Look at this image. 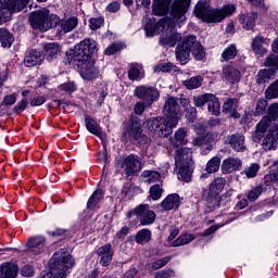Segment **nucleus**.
Instances as JSON below:
<instances>
[{
    "instance_id": "1",
    "label": "nucleus",
    "mask_w": 278,
    "mask_h": 278,
    "mask_svg": "<svg viewBox=\"0 0 278 278\" xmlns=\"http://www.w3.org/2000/svg\"><path fill=\"white\" fill-rule=\"evenodd\" d=\"M97 53V41L92 39H84L74 47V50L67 56L71 64L79 67L80 77L88 81L99 77V68L90 61L92 54Z\"/></svg>"
},
{
    "instance_id": "2",
    "label": "nucleus",
    "mask_w": 278,
    "mask_h": 278,
    "mask_svg": "<svg viewBox=\"0 0 278 278\" xmlns=\"http://www.w3.org/2000/svg\"><path fill=\"white\" fill-rule=\"evenodd\" d=\"M193 12L197 18H200L204 23H220V21H225V18L236 13V7L235 4H226L220 9H212L210 4L199 2Z\"/></svg>"
},
{
    "instance_id": "3",
    "label": "nucleus",
    "mask_w": 278,
    "mask_h": 278,
    "mask_svg": "<svg viewBox=\"0 0 278 278\" xmlns=\"http://www.w3.org/2000/svg\"><path fill=\"white\" fill-rule=\"evenodd\" d=\"M73 266H75V258L68 252L60 250L50 260L51 271L41 274V278H66V273Z\"/></svg>"
},
{
    "instance_id": "4",
    "label": "nucleus",
    "mask_w": 278,
    "mask_h": 278,
    "mask_svg": "<svg viewBox=\"0 0 278 278\" xmlns=\"http://www.w3.org/2000/svg\"><path fill=\"white\" fill-rule=\"evenodd\" d=\"M29 25L33 29H39V31H49L60 24V16L51 14L49 9H41L34 11L29 14Z\"/></svg>"
},
{
    "instance_id": "5",
    "label": "nucleus",
    "mask_w": 278,
    "mask_h": 278,
    "mask_svg": "<svg viewBox=\"0 0 278 278\" xmlns=\"http://www.w3.org/2000/svg\"><path fill=\"white\" fill-rule=\"evenodd\" d=\"M125 142H131V144H147L149 137L142 134V124L138 119H131L128 127L123 134Z\"/></svg>"
},
{
    "instance_id": "6",
    "label": "nucleus",
    "mask_w": 278,
    "mask_h": 278,
    "mask_svg": "<svg viewBox=\"0 0 278 278\" xmlns=\"http://www.w3.org/2000/svg\"><path fill=\"white\" fill-rule=\"evenodd\" d=\"M163 114L165 123H169L174 128L177 127V125H179L180 116L179 101L173 97L167 98L163 106Z\"/></svg>"
},
{
    "instance_id": "7",
    "label": "nucleus",
    "mask_w": 278,
    "mask_h": 278,
    "mask_svg": "<svg viewBox=\"0 0 278 278\" xmlns=\"http://www.w3.org/2000/svg\"><path fill=\"white\" fill-rule=\"evenodd\" d=\"M132 216H137L142 226L153 225L155 223V211H151L149 204H139L132 210H129L126 217L131 219Z\"/></svg>"
},
{
    "instance_id": "8",
    "label": "nucleus",
    "mask_w": 278,
    "mask_h": 278,
    "mask_svg": "<svg viewBox=\"0 0 278 278\" xmlns=\"http://www.w3.org/2000/svg\"><path fill=\"white\" fill-rule=\"evenodd\" d=\"M268 116H265L261 119V122L256 125V130L254 134V142L257 140H262L264 138V134H266V129L270 127L273 121H277L278 118V103H273L268 106Z\"/></svg>"
},
{
    "instance_id": "9",
    "label": "nucleus",
    "mask_w": 278,
    "mask_h": 278,
    "mask_svg": "<svg viewBox=\"0 0 278 278\" xmlns=\"http://www.w3.org/2000/svg\"><path fill=\"white\" fill-rule=\"evenodd\" d=\"M147 127L152 134L157 131L160 138H168V136L173 134V129H175L174 126H172L169 123H166L164 117L150 118L147 122Z\"/></svg>"
},
{
    "instance_id": "10",
    "label": "nucleus",
    "mask_w": 278,
    "mask_h": 278,
    "mask_svg": "<svg viewBox=\"0 0 278 278\" xmlns=\"http://www.w3.org/2000/svg\"><path fill=\"white\" fill-rule=\"evenodd\" d=\"M265 66H273V68L261 70L256 76L257 84H266L270 81V78L274 77L278 71V55L270 54L266 58Z\"/></svg>"
},
{
    "instance_id": "11",
    "label": "nucleus",
    "mask_w": 278,
    "mask_h": 278,
    "mask_svg": "<svg viewBox=\"0 0 278 278\" xmlns=\"http://www.w3.org/2000/svg\"><path fill=\"white\" fill-rule=\"evenodd\" d=\"M181 40V34L177 33L175 29V23L170 20H167V24L163 34L160 38L161 45L164 47H175Z\"/></svg>"
},
{
    "instance_id": "12",
    "label": "nucleus",
    "mask_w": 278,
    "mask_h": 278,
    "mask_svg": "<svg viewBox=\"0 0 278 278\" xmlns=\"http://www.w3.org/2000/svg\"><path fill=\"white\" fill-rule=\"evenodd\" d=\"M135 97L141 99L146 105H153L160 99V91L155 87L142 85L135 88Z\"/></svg>"
},
{
    "instance_id": "13",
    "label": "nucleus",
    "mask_w": 278,
    "mask_h": 278,
    "mask_svg": "<svg viewBox=\"0 0 278 278\" xmlns=\"http://www.w3.org/2000/svg\"><path fill=\"white\" fill-rule=\"evenodd\" d=\"M194 40H197L195 36L185 37L181 45L176 48V58L184 66L187 62L190 61V52L192 51V45H194Z\"/></svg>"
},
{
    "instance_id": "14",
    "label": "nucleus",
    "mask_w": 278,
    "mask_h": 278,
    "mask_svg": "<svg viewBox=\"0 0 278 278\" xmlns=\"http://www.w3.org/2000/svg\"><path fill=\"white\" fill-rule=\"evenodd\" d=\"M262 147L265 151H273L278 147V123L269 126L263 138Z\"/></svg>"
},
{
    "instance_id": "15",
    "label": "nucleus",
    "mask_w": 278,
    "mask_h": 278,
    "mask_svg": "<svg viewBox=\"0 0 278 278\" xmlns=\"http://www.w3.org/2000/svg\"><path fill=\"white\" fill-rule=\"evenodd\" d=\"M26 249H28V251H29V253H31V255H40V254L45 253V251L47 249V238H45L42 236L30 237L26 241Z\"/></svg>"
},
{
    "instance_id": "16",
    "label": "nucleus",
    "mask_w": 278,
    "mask_h": 278,
    "mask_svg": "<svg viewBox=\"0 0 278 278\" xmlns=\"http://www.w3.org/2000/svg\"><path fill=\"white\" fill-rule=\"evenodd\" d=\"M122 167L124 168L127 177L134 175V173H139V170H142V162H140V156L136 154L128 155L124 160Z\"/></svg>"
},
{
    "instance_id": "17",
    "label": "nucleus",
    "mask_w": 278,
    "mask_h": 278,
    "mask_svg": "<svg viewBox=\"0 0 278 278\" xmlns=\"http://www.w3.org/2000/svg\"><path fill=\"white\" fill-rule=\"evenodd\" d=\"M244 141V135L239 132L228 135L226 138V144H229V147L232 148L233 151H237V153H244V151H247Z\"/></svg>"
},
{
    "instance_id": "18",
    "label": "nucleus",
    "mask_w": 278,
    "mask_h": 278,
    "mask_svg": "<svg viewBox=\"0 0 278 278\" xmlns=\"http://www.w3.org/2000/svg\"><path fill=\"white\" fill-rule=\"evenodd\" d=\"M166 25H168V20L162 18L155 24V20H149L144 26V30L148 37H153L155 34H160V31H164L166 29Z\"/></svg>"
},
{
    "instance_id": "19",
    "label": "nucleus",
    "mask_w": 278,
    "mask_h": 278,
    "mask_svg": "<svg viewBox=\"0 0 278 278\" xmlns=\"http://www.w3.org/2000/svg\"><path fill=\"white\" fill-rule=\"evenodd\" d=\"M242 168V160L239 157L230 156L223 161L222 163V173L224 175H229L231 173H236Z\"/></svg>"
},
{
    "instance_id": "20",
    "label": "nucleus",
    "mask_w": 278,
    "mask_h": 278,
    "mask_svg": "<svg viewBox=\"0 0 278 278\" xmlns=\"http://www.w3.org/2000/svg\"><path fill=\"white\" fill-rule=\"evenodd\" d=\"M192 165V150L180 148L175 154V166Z\"/></svg>"
},
{
    "instance_id": "21",
    "label": "nucleus",
    "mask_w": 278,
    "mask_h": 278,
    "mask_svg": "<svg viewBox=\"0 0 278 278\" xmlns=\"http://www.w3.org/2000/svg\"><path fill=\"white\" fill-rule=\"evenodd\" d=\"M218 138H219L218 134H211L207 137L200 136L193 139L192 144L193 147H206L204 148L202 153L204 155H207V153L212 151V143H210V140L214 141V140H218Z\"/></svg>"
},
{
    "instance_id": "22",
    "label": "nucleus",
    "mask_w": 278,
    "mask_h": 278,
    "mask_svg": "<svg viewBox=\"0 0 278 278\" xmlns=\"http://www.w3.org/2000/svg\"><path fill=\"white\" fill-rule=\"evenodd\" d=\"M191 1L192 0H175L170 10L172 16L174 18H181V16L188 12Z\"/></svg>"
},
{
    "instance_id": "23",
    "label": "nucleus",
    "mask_w": 278,
    "mask_h": 278,
    "mask_svg": "<svg viewBox=\"0 0 278 278\" xmlns=\"http://www.w3.org/2000/svg\"><path fill=\"white\" fill-rule=\"evenodd\" d=\"M43 61L45 56L42 55V52L31 50L25 55L24 65L27 66V68H31L34 66H39V64H42Z\"/></svg>"
},
{
    "instance_id": "24",
    "label": "nucleus",
    "mask_w": 278,
    "mask_h": 278,
    "mask_svg": "<svg viewBox=\"0 0 278 278\" xmlns=\"http://www.w3.org/2000/svg\"><path fill=\"white\" fill-rule=\"evenodd\" d=\"M97 253L100 257L101 266H110V263L112 262V257H114V251H112V244L106 243L100 247Z\"/></svg>"
},
{
    "instance_id": "25",
    "label": "nucleus",
    "mask_w": 278,
    "mask_h": 278,
    "mask_svg": "<svg viewBox=\"0 0 278 278\" xmlns=\"http://www.w3.org/2000/svg\"><path fill=\"white\" fill-rule=\"evenodd\" d=\"M181 203V198H179V194L172 193L167 195L162 202L161 207L165 212H169V210H177Z\"/></svg>"
},
{
    "instance_id": "26",
    "label": "nucleus",
    "mask_w": 278,
    "mask_h": 278,
    "mask_svg": "<svg viewBox=\"0 0 278 278\" xmlns=\"http://www.w3.org/2000/svg\"><path fill=\"white\" fill-rule=\"evenodd\" d=\"M173 0H154L152 5V12L155 16H164L168 14V10H170V3Z\"/></svg>"
},
{
    "instance_id": "27",
    "label": "nucleus",
    "mask_w": 278,
    "mask_h": 278,
    "mask_svg": "<svg viewBox=\"0 0 278 278\" xmlns=\"http://www.w3.org/2000/svg\"><path fill=\"white\" fill-rule=\"evenodd\" d=\"M0 3L10 12H21L29 3V0H0Z\"/></svg>"
},
{
    "instance_id": "28",
    "label": "nucleus",
    "mask_w": 278,
    "mask_h": 278,
    "mask_svg": "<svg viewBox=\"0 0 278 278\" xmlns=\"http://www.w3.org/2000/svg\"><path fill=\"white\" fill-rule=\"evenodd\" d=\"M63 34H71L79 25V18L71 16L64 20H60L59 24Z\"/></svg>"
},
{
    "instance_id": "29",
    "label": "nucleus",
    "mask_w": 278,
    "mask_h": 278,
    "mask_svg": "<svg viewBox=\"0 0 278 278\" xmlns=\"http://www.w3.org/2000/svg\"><path fill=\"white\" fill-rule=\"evenodd\" d=\"M18 266L14 263H4L0 266V278H16Z\"/></svg>"
},
{
    "instance_id": "30",
    "label": "nucleus",
    "mask_w": 278,
    "mask_h": 278,
    "mask_svg": "<svg viewBox=\"0 0 278 278\" xmlns=\"http://www.w3.org/2000/svg\"><path fill=\"white\" fill-rule=\"evenodd\" d=\"M256 20H257V13H255V12L241 14L239 17V21H240L243 29H247L248 31L253 29V27H255Z\"/></svg>"
},
{
    "instance_id": "31",
    "label": "nucleus",
    "mask_w": 278,
    "mask_h": 278,
    "mask_svg": "<svg viewBox=\"0 0 278 278\" xmlns=\"http://www.w3.org/2000/svg\"><path fill=\"white\" fill-rule=\"evenodd\" d=\"M238 110V99L230 98L223 105V112L230 114L233 118H240V114L236 112Z\"/></svg>"
},
{
    "instance_id": "32",
    "label": "nucleus",
    "mask_w": 278,
    "mask_h": 278,
    "mask_svg": "<svg viewBox=\"0 0 278 278\" xmlns=\"http://www.w3.org/2000/svg\"><path fill=\"white\" fill-rule=\"evenodd\" d=\"M85 124H86L87 131L89 134H93V136H98V138H103L104 136L103 131L101 130V127H99V124L97 123V121L87 116L85 118Z\"/></svg>"
},
{
    "instance_id": "33",
    "label": "nucleus",
    "mask_w": 278,
    "mask_h": 278,
    "mask_svg": "<svg viewBox=\"0 0 278 278\" xmlns=\"http://www.w3.org/2000/svg\"><path fill=\"white\" fill-rule=\"evenodd\" d=\"M223 77L226 81H230V84H236V81H240V71L231 66L224 67Z\"/></svg>"
},
{
    "instance_id": "34",
    "label": "nucleus",
    "mask_w": 278,
    "mask_h": 278,
    "mask_svg": "<svg viewBox=\"0 0 278 278\" xmlns=\"http://www.w3.org/2000/svg\"><path fill=\"white\" fill-rule=\"evenodd\" d=\"M141 179L144 184H157L162 179V175L156 170H143L141 174Z\"/></svg>"
},
{
    "instance_id": "35",
    "label": "nucleus",
    "mask_w": 278,
    "mask_h": 278,
    "mask_svg": "<svg viewBox=\"0 0 278 278\" xmlns=\"http://www.w3.org/2000/svg\"><path fill=\"white\" fill-rule=\"evenodd\" d=\"M179 168L178 179L190 182L192 179V165H176Z\"/></svg>"
},
{
    "instance_id": "36",
    "label": "nucleus",
    "mask_w": 278,
    "mask_h": 278,
    "mask_svg": "<svg viewBox=\"0 0 278 278\" xmlns=\"http://www.w3.org/2000/svg\"><path fill=\"white\" fill-rule=\"evenodd\" d=\"M128 77L130 81L142 79V77H144V70L142 68V65L140 64L132 65L128 71Z\"/></svg>"
},
{
    "instance_id": "37",
    "label": "nucleus",
    "mask_w": 278,
    "mask_h": 278,
    "mask_svg": "<svg viewBox=\"0 0 278 278\" xmlns=\"http://www.w3.org/2000/svg\"><path fill=\"white\" fill-rule=\"evenodd\" d=\"M225 184H227V181L224 178H216L210 185L208 193L219 195L222 190L225 189Z\"/></svg>"
},
{
    "instance_id": "38",
    "label": "nucleus",
    "mask_w": 278,
    "mask_h": 278,
    "mask_svg": "<svg viewBox=\"0 0 278 278\" xmlns=\"http://www.w3.org/2000/svg\"><path fill=\"white\" fill-rule=\"evenodd\" d=\"M207 110L213 116H220V102L216 96L212 94L208 100Z\"/></svg>"
},
{
    "instance_id": "39",
    "label": "nucleus",
    "mask_w": 278,
    "mask_h": 278,
    "mask_svg": "<svg viewBox=\"0 0 278 278\" xmlns=\"http://www.w3.org/2000/svg\"><path fill=\"white\" fill-rule=\"evenodd\" d=\"M262 45H264V38L261 36H257L252 40V49L256 55H266V49H264Z\"/></svg>"
},
{
    "instance_id": "40",
    "label": "nucleus",
    "mask_w": 278,
    "mask_h": 278,
    "mask_svg": "<svg viewBox=\"0 0 278 278\" xmlns=\"http://www.w3.org/2000/svg\"><path fill=\"white\" fill-rule=\"evenodd\" d=\"M219 205L220 198H218V195L215 193L208 192V197L206 198L207 212H214V210H216V207H219Z\"/></svg>"
},
{
    "instance_id": "41",
    "label": "nucleus",
    "mask_w": 278,
    "mask_h": 278,
    "mask_svg": "<svg viewBox=\"0 0 278 278\" xmlns=\"http://www.w3.org/2000/svg\"><path fill=\"white\" fill-rule=\"evenodd\" d=\"M0 42L2 47H12V42H14V36L8 29H0Z\"/></svg>"
},
{
    "instance_id": "42",
    "label": "nucleus",
    "mask_w": 278,
    "mask_h": 278,
    "mask_svg": "<svg viewBox=\"0 0 278 278\" xmlns=\"http://www.w3.org/2000/svg\"><path fill=\"white\" fill-rule=\"evenodd\" d=\"M45 51L46 60H48V62H51V60H53V58H55V55L60 53V46L58 43H48L45 47Z\"/></svg>"
},
{
    "instance_id": "43",
    "label": "nucleus",
    "mask_w": 278,
    "mask_h": 278,
    "mask_svg": "<svg viewBox=\"0 0 278 278\" xmlns=\"http://www.w3.org/2000/svg\"><path fill=\"white\" fill-rule=\"evenodd\" d=\"M197 238L193 233L180 235L173 243L172 247H184L185 244H190L192 240Z\"/></svg>"
},
{
    "instance_id": "44",
    "label": "nucleus",
    "mask_w": 278,
    "mask_h": 278,
    "mask_svg": "<svg viewBox=\"0 0 278 278\" xmlns=\"http://www.w3.org/2000/svg\"><path fill=\"white\" fill-rule=\"evenodd\" d=\"M137 244H147L151 240V230L144 228L137 232L135 238Z\"/></svg>"
},
{
    "instance_id": "45",
    "label": "nucleus",
    "mask_w": 278,
    "mask_h": 278,
    "mask_svg": "<svg viewBox=\"0 0 278 278\" xmlns=\"http://www.w3.org/2000/svg\"><path fill=\"white\" fill-rule=\"evenodd\" d=\"M191 53L198 61H201L203 58H205V50L203 49V46L197 42V40L191 43Z\"/></svg>"
},
{
    "instance_id": "46",
    "label": "nucleus",
    "mask_w": 278,
    "mask_h": 278,
    "mask_svg": "<svg viewBox=\"0 0 278 278\" xmlns=\"http://www.w3.org/2000/svg\"><path fill=\"white\" fill-rule=\"evenodd\" d=\"M237 55L238 50L236 49V46L230 45L222 53V62H229V60H233Z\"/></svg>"
},
{
    "instance_id": "47",
    "label": "nucleus",
    "mask_w": 278,
    "mask_h": 278,
    "mask_svg": "<svg viewBox=\"0 0 278 278\" xmlns=\"http://www.w3.org/2000/svg\"><path fill=\"white\" fill-rule=\"evenodd\" d=\"M101 199H103V190H97L88 200L87 202V207L89 210H92L94 207H97V203H99V201H101Z\"/></svg>"
},
{
    "instance_id": "48",
    "label": "nucleus",
    "mask_w": 278,
    "mask_h": 278,
    "mask_svg": "<svg viewBox=\"0 0 278 278\" xmlns=\"http://www.w3.org/2000/svg\"><path fill=\"white\" fill-rule=\"evenodd\" d=\"M219 168H220V157L218 156H214L206 164V172L210 174L218 173Z\"/></svg>"
},
{
    "instance_id": "49",
    "label": "nucleus",
    "mask_w": 278,
    "mask_h": 278,
    "mask_svg": "<svg viewBox=\"0 0 278 278\" xmlns=\"http://www.w3.org/2000/svg\"><path fill=\"white\" fill-rule=\"evenodd\" d=\"M168 262H170V256H164L161 260H156L153 263H150L148 268L149 270H160V268H164Z\"/></svg>"
},
{
    "instance_id": "50",
    "label": "nucleus",
    "mask_w": 278,
    "mask_h": 278,
    "mask_svg": "<svg viewBox=\"0 0 278 278\" xmlns=\"http://www.w3.org/2000/svg\"><path fill=\"white\" fill-rule=\"evenodd\" d=\"M176 71L177 66L173 63H160L154 67V73H175Z\"/></svg>"
},
{
    "instance_id": "51",
    "label": "nucleus",
    "mask_w": 278,
    "mask_h": 278,
    "mask_svg": "<svg viewBox=\"0 0 278 278\" xmlns=\"http://www.w3.org/2000/svg\"><path fill=\"white\" fill-rule=\"evenodd\" d=\"M201 84H203V78H201V76L191 77L190 79L185 80V86L188 90L201 88Z\"/></svg>"
},
{
    "instance_id": "52",
    "label": "nucleus",
    "mask_w": 278,
    "mask_h": 278,
    "mask_svg": "<svg viewBox=\"0 0 278 278\" xmlns=\"http://www.w3.org/2000/svg\"><path fill=\"white\" fill-rule=\"evenodd\" d=\"M266 99H278V79L275 80L265 91Z\"/></svg>"
},
{
    "instance_id": "53",
    "label": "nucleus",
    "mask_w": 278,
    "mask_h": 278,
    "mask_svg": "<svg viewBox=\"0 0 278 278\" xmlns=\"http://www.w3.org/2000/svg\"><path fill=\"white\" fill-rule=\"evenodd\" d=\"M212 98V93H205L201 96H197L193 98V103L197 108H203V105L210 103V99Z\"/></svg>"
},
{
    "instance_id": "54",
    "label": "nucleus",
    "mask_w": 278,
    "mask_h": 278,
    "mask_svg": "<svg viewBox=\"0 0 278 278\" xmlns=\"http://www.w3.org/2000/svg\"><path fill=\"white\" fill-rule=\"evenodd\" d=\"M187 131L185 130V128H179L176 132H175V140H176V144H188V139H186L187 136Z\"/></svg>"
},
{
    "instance_id": "55",
    "label": "nucleus",
    "mask_w": 278,
    "mask_h": 278,
    "mask_svg": "<svg viewBox=\"0 0 278 278\" xmlns=\"http://www.w3.org/2000/svg\"><path fill=\"white\" fill-rule=\"evenodd\" d=\"M258 172H260V165L253 163L243 170V175H245L248 179H253V177H256Z\"/></svg>"
},
{
    "instance_id": "56",
    "label": "nucleus",
    "mask_w": 278,
    "mask_h": 278,
    "mask_svg": "<svg viewBox=\"0 0 278 278\" xmlns=\"http://www.w3.org/2000/svg\"><path fill=\"white\" fill-rule=\"evenodd\" d=\"M103 17H91L89 20V27L92 31H97V29H101L103 27Z\"/></svg>"
},
{
    "instance_id": "57",
    "label": "nucleus",
    "mask_w": 278,
    "mask_h": 278,
    "mask_svg": "<svg viewBox=\"0 0 278 278\" xmlns=\"http://www.w3.org/2000/svg\"><path fill=\"white\" fill-rule=\"evenodd\" d=\"M124 46L123 43H111L105 49V55H114V53H118V51H123Z\"/></svg>"
},
{
    "instance_id": "58",
    "label": "nucleus",
    "mask_w": 278,
    "mask_h": 278,
    "mask_svg": "<svg viewBox=\"0 0 278 278\" xmlns=\"http://www.w3.org/2000/svg\"><path fill=\"white\" fill-rule=\"evenodd\" d=\"M150 197L153 201H160L162 199V189L160 185H154L150 188Z\"/></svg>"
},
{
    "instance_id": "59",
    "label": "nucleus",
    "mask_w": 278,
    "mask_h": 278,
    "mask_svg": "<svg viewBox=\"0 0 278 278\" xmlns=\"http://www.w3.org/2000/svg\"><path fill=\"white\" fill-rule=\"evenodd\" d=\"M263 190H264V189H263L261 186L253 188V189L249 192V194H248L249 201H257V199H260V197H261Z\"/></svg>"
},
{
    "instance_id": "60",
    "label": "nucleus",
    "mask_w": 278,
    "mask_h": 278,
    "mask_svg": "<svg viewBox=\"0 0 278 278\" xmlns=\"http://www.w3.org/2000/svg\"><path fill=\"white\" fill-rule=\"evenodd\" d=\"M266 108H268V101L266 99H260L256 103L255 115L260 116V114H264Z\"/></svg>"
},
{
    "instance_id": "61",
    "label": "nucleus",
    "mask_w": 278,
    "mask_h": 278,
    "mask_svg": "<svg viewBox=\"0 0 278 278\" xmlns=\"http://www.w3.org/2000/svg\"><path fill=\"white\" fill-rule=\"evenodd\" d=\"M147 108H151V105L147 104L144 101H139L135 104V114H138L139 116L142 115L144 113V110H147Z\"/></svg>"
},
{
    "instance_id": "62",
    "label": "nucleus",
    "mask_w": 278,
    "mask_h": 278,
    "mask_svg": "<svg viewBox=\"0 0 278 278\" xmlns=\"http://www.w3.org/2000/svg\"><path fill=\"white\" fill-rule=\"evenodd\" d=\"M27 98H24L17 105L14 106L13 112H15V114H21V112H25V110H27Z\"/></svg>"
},
{
    "instance_id": "63",
    "label": "nucleus",
    "mask_w": 278,
    "mask_h": 278,
    "mask_svg": "<svg viewBox=\"0 0 278 278\" xmlns=\"http://www.w3.org/2000/svg\"><path fill=\"white\" fill-rule=\"evenodd\" d=\"M278 182V174H267L264 177V184L267 186H270V184H277Z\"/></svg>"
},
{
    "instance_id": "64",
    "label": "nucleus",
    "mask_w": 278,
    "mask_h": 278,
    "mask_svg": "<svg viewBox=\"0 0 278 278\" xmlns=\"http://www.w3.org/2000/svg\"><path fill=\"white\" fill-rule=\"evenodd\" d=\"M14 103H16V93L4 97L3 105H14Z\"/></svg>"
}]
</instances>
